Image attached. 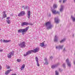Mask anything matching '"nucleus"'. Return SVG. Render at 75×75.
<instances>
[{
  "mask_svg": "<svg viewBox=\"0 0 75 75\" xmlns=\"http://www.w3.org/2000/svg\"><path fill=\"white\" fill-rule=\"evenodd\" d=\"M59 2L60 3H61V1H59Z\"/></svg>",
  "mask_w": 75,
  "mask_h": 75,
  "instance_id": "4c0bfd02",
  "label": "nucleus"
},
{
  "mask_svg": "<svg viewBox=\"0 0 75 75\" xmlns=\"http://www.w3.org/2000/svg\"><path fill=\"white\" fill-rule=\"evenodd\" d=\"M64 47V45H63L62 46H59V48H60V49H61L62 48V47Z\"/></svg>",
  "mask_w": 75,
  "mask_h": 75,
  "instance_id": "a878e982",
  "label": "nucleus"
},
{
  "mask_svg": "<svg viewBox=\"0 0 75 75\" xmlns=\"http://www.w3.org/2000/svg\"><path fill=\"white\" fill-rule=\"evenodd\" d=\"M44 60L46 62L45 63V65H48V62H47V59L46 58H45L44 59Z\"/></svg>",
  "mask_w": 75,
  "mask_h": 75,
  "instance_id": "4468645a",
  "label": "nucleus"
},
{
  "mask_svg": "<svg viewBox=\"0 0 75 75\" xmlns=\"http://www.w3.org/2000/svg\"><path fill=\"white\" fill-rule=\"evenodd\" d=\"M65 50V48H64V51Z\"/></svg>",
  "mask_w": 75,
  "mask_h": 75,
  "instance_id": "a18cd8bd",
  "label": "nucleus"
},
{
  "mask_svg": "<svg viewBox=\"0 0 75 75\" xmlns=\"http://www.w3.org/2000/svg\"><path fill=\"white\" fill-rule=\"evenodd\" d=\"M1 65H0V71L1 69Z\"/></svg>",
  "mask_w": 75,
  "mask_h": 75,
  "instance_id": "7c9ffc66",
  "label": "nucleus"
},
{
  "mask_svg": "<svg viewBox=\"0 0 75 75\" xmlns=\"http://www.w3.org/2000/svg\"><path fill=\"white\" fill-rule=\"evenodd\" d=\"M58 75V72L57 71H56V75Z\"/></svg>",
  "mask_w": 75,
  "mask_h": 75,
  "instance_id": "bb28decb",
  "label": "nucleus"
},
{
  "mask_svg": "<svg viewBox=\"0 0 75 75\" xmlns=\"http://www.w3.org/2000/svg\"><path fill=\"white\" fill-rule=\"evenodd\" d=\"M25 14V12H24V11H22L18 14V16H19V17H21V16H24V15Z\"/></svg>",
  "mask_w": 75,
  "mask_h": 75,
  "instance_id": "423d86ee",
  "label": "nucleus"
},
{
  "mask_svg": "<svg viewBox=\"0 0 75 75\" xmlns=\"http://www.w3.org/2000/svg\"><path fill=\"white\" fill-rule=\"evenodd\" d=\"M40 46H41V47H44V43L43 42L42 43H41L40 44Z\"/></svg>",
  "mask_w": 75,
  "mask_h": 75,
  "instance_id": "f3484780",
  "label": "nucleus"
},
{
  "mask_svg": "<svg viewBox=\"0 0 75 75\" xmlns=\"http://www.w3.org/2000/svg\"><path fill=\"white\" fill-rule=\"evenodd\" d=\"M22 8H23V7H24V6H22Z\"/></svg>",
  "mask_w": 75,
  "mask_h": 75,
  "instance_id": "a19ab883",
  "label": "nucleus"
},
{
  "mask_svg": "<svg viewBox=\"0 0 75 75\" xmlns=\"http://www.w3.org/2000/svg\"><path fill=\"white\" fill-rule=\"evenodd\" d=\"M52 13H53V14H57L59 13L58 12H57L56 10H52Z\"/></svg>",
  "mask_w": 75,
  "mask_h": 75,
  "instance_id": "6e6552de",
  "label": "nucleus"
},
{
  "mask_svg": "<svg viewBox=\"0 0 75 75\" xmlns=\"http://www.w3.org/2000/svg\"><path fill=\"white\" fill-rule=\"evenodd\" d=\"M57 48H58V47L57 46V47H56V49H57Z\"/></svg>",
  "mask_w": 75,
  "mask_h": 75,
  "instance_id": "58836bf2",
  "label": "nucleus"
},
{
  "mask_svg": "<svg viewBox=\"0 0 75 75\" xmlns=\"http://www.w3.org/2000/svg\"><path fill=\"white\" fill-rule=\"evenodd\" d=\"M6 17H7V15L6 14H4L3 15V18H6Z\"/></svg>",
  "mask_w": 75,
  "mask_h": 75,
  "instance_id": "6ab92c4d",
  "label": "nucleus"
},
{
  "mask_svg": "<svg viewBox=\"0 0 75 75\" xmlns=\"http://www.w3.org/2000/svg\"><path fill=\"white\" fill-rule=\"evenodd\" d=\"M57 36L56 35L55 36V38H54V41L55 42H57L58 41V39H57Z\"/></svg>",
  "mask_w": 75,
  "mask_h": 75,
  "instance_id": "dca6fc26",
  "label": "nucleus"
},
{
  "mask_svg": "<svg viewBox=\"0 0 75 75\" xmlns=\"http://www.w3.org/2000/svg\"><path fill=\"white\" fill-rule=\"evenodd\" d=\"M7 69H10V66H8L7 67Z\"/></svg>",
  "mask_w": 75,
  "mask_h": 75,
  "instance_id": "473e14b6",
  "label": "nucleus"
},
{
  "mask_svg": "<svg viewBox=\"0 0 75 75\" xmlns=\"http://www.w3.org/2000/svg\"><path fill=\"white\" fill-rule=\"evenodd\" d=\"M69 60H68V59H67L66 60V62H67V65L69 66V67H71V64H70V62H69Z\"/></svg>",
  "mask_w": 75,
  "mask_h": 75,
  "instance_id": "9d476101",
  "label": "nucleus"
},
{
  "mask_svg": "<svg viewBox=\"0 0 75 75\" xmlns=\"http://www.w3.org/2000/svg\"><path fill=\"white\" fill-rule=\"evenodd\" d=\"M74 1H75V0H74Z\"/></svg>",
  "mask_w": 75,
  "mask_h": 75,
  "instance_id": "49530a36",
  "label": "nucleus"
},
{
  "mask_svg": "<svg viewBox=\"0 0 75 75\" xmlns=\"http://www.w3.org/2000/svg\"><path fill=\"white\" fill-rule=\"evenodd\" d=\"M27 8V6H24V8H25V9H26Z\"/></svg>",
  "mask_w": 75,
  "mask_h": 75,
  "instance_id": "c756f323",
  "label": "nucleus"
},
{
  "mask_svg": "<svg viewBox=\"0 0 75 75\" xmlns=\"http://www.w3.org/2000/svg\"><path fill=\"white\" fill-rule=\"evenodd\" d=\"M22 34H23V35H24V34L23 33Z\"/></svg>",
  "mask_w": 75,
  "mask_h": 75,
  "instance_id": "37998d69",
  "label": "nucleus"
},
{
  "mask_svg": "<svg viewBox=\"0 0 75 75\" xmlns=\"http://www.w3.org/2000/svg\"><path fill=\"white\" fill-rule=\"evenodd\" d=\"M30 25H33V23H30Z\"/></svg>",
  "mask_w": 75,
  "mask_h": 75,
  "instance_id": "c9c22d12",
  "label": "nucleus"
},
{
  "mask_svg": "<svg viewBox=\"0 0 75 75\" xmlns=\"http://www.w3.org/2000/svg\"><path fill=\"white\" fill-rule=\"evenodd\" d=\"M28 28H29V27H27L23 29H21L19 30H18V33H25L28 30Z\"/></svg>",
  "mask_w": 75,
  "mask_h": 75,
  "instance_id": "f03ea898",
  "label": "nucleus"
},
{
  "mask_svg": "<svg viewBox=\"0 0 75 75\" xmlns=\"http://www.w3.org/2000/svg\"><path fill=\"white\" fill-rule=\"evenodd\" d=\"M61 8L60 9V11H62V10H63V6H62V5L61 6Z\"/></svg>",
  "mask_w": 75,
  "mask_h": 75,
  "instance_id": "aec40b11",
  "label": "nucleus"
},
{
  "mask_svg": "<svg viewBox=\"0 0 75 75\" xmlns=\"http://www.w3.org/2000/svg\"><path fill=\"white\" fill-rule=\"evenodd\" d=\"M35 59L36 62H37V65H38V57H35Z\"/></svg>",
  "mask_w": 75,
  "mask_h": 75,
  "instance_id": "a211bd4d",
  "label": "nucleus"
},
{
  "mask_svg": "<svg viewBox=\"0 0 75 75\" xmlns=\"http://www.w3.org/2000/svg\"><path fill=\"white\" fill-rule=\"evenodd\" d=\"M11 71V69L8 70H7V71H6L5 73V74H6V75H8V74H9V72H10Z\"/></svg>",
  "mask_w": 75,
  "mask_h": 75,
  "instance_id": "f8f14e48",
  "label": "nucleus"
},
{
  "mask_svg": "<svg viewBox=\"0 0 75 75\" xmlns=\"http://www.w3.org/2000/svg\"><path fill=\"white\" fill-rule=\"evenodd\" d=\"M10 18V17H8L7 18V20L6 21L8 24H10V20H9V19Z\"/></svg>",
  "mask_w": 75,
  "mask_h": 75,
  "instance_id": "0eeeda50",
  "label": "nucleus"
},
{
  "mask_svg": "<svg viewBox=\"0 0 75 75\" xmlns=\"http://www.w3.org/2000/svg\"><path fill=\"white\" fill-rule=\"evenodd\" d=\"M65 64H63V66L64 67H65Z\"/></svg>",
  "mask_w": 75,
  "mask_h": 75,
  "instance_id": "f704fd0d",
  "label": "nucleus"
},
{
  "mask_svg": "<svg viewBox=\"0 0 75 75\" xmlns=\"http://www.w3.org/2000/svg\"><path fill=\"white\" fill-rule=\"evenodd\" d=\"M54 20L55 23H59V20H58V19L56 18H55Z\"/></svg>",
  "mask_w": 75,
  "mask_h": 75,
  "instance_id": "ddd939ff",
  "label": "nucleus"
},
{
  "mask_svg": "<svg viewBox=\"0 0 75 75\" xmlns=\"http://www.w3.org/2000/svg\"><path fill=\"white\" fill-rule=\"evenodd\" d=\"M0 41H2V39H1Z\"/></svg>",
  "mask_w": 75,
  "mask_h": 75,
  "instance_id": "79ce46f5",
  "label": "nucleus"
},
{
  "mask_svg": "<svg viewBox=\"0 0 75 75\" xmlns=\"http://www.w3.org/2000/svg\"><path fill=\"white\" fill-rule=\"evenodd\" d=\"M0 30H1V29H0Z\"/></svg>",
  "mask_w": 75,
  "mask_h": 75,
  "instance_id": "de8ad7c7",
  "label": "nucleus"
},
{
  "mask_svg": "<svg viewBox=\"0 0 75 75\" xmlns=\"http://www.w3.org/2000/svg\"><path fill=\"white\" fill-rule=\"evenodd\" d=\"M21 25H22V26H24V25H25L24 22H23L21 23Z\"/></svg>",
  "mask_w": 75,
  "mask_h": 75,
  "instance_id": "5701e85b",
  "label": "nucleus"
},
{
  "mask_svg": "<svg viewBox=\"0 0 75 75\" xmlns=\"http://www.w3.org/2000/svg\"><path fill=\"white\" fill-rule=\"evenodd\" d=\"M11 40H3V42L4 43H7V42H10Z\"/></svg>",
  "mask_w": 75,
  "mask_h": 75,
  "instance_id": "9b49d317",
  "label": "nucleus"
},
{
  "mask_svg": "<svg viewBox=\"0 0 75 75\" xmlns=\"http://www.w3.org/2000/svg\"><path fill=\"white\" fill-rule=\"evenodd\" d=\"M18 45H19V47H21V48H24L26 46L25 45V42H22L20 44H18Z\"/></svg>",
  "mask_w": 75,
  "mask_h": 75,
  "instance_id": "7ed1b4c3",
  "label": "nucleus"
},
{
  "mask_svg": "<svg viewBox=\"0 0 75 75\" xmlns=\"http://www.w3.org/2000/svg\"><path fill=\"white\" fill-rule=\"evenodd\" d=\"M65 39H64L63 40H62L60 41V43H61V42H63L64 41H65Z\"/></svg>",
  "mask_w": 75,
  "mask_h": 75,
  "instance_id": "b1692460",
  "label": "nucleus"
},
{
  "mask_svg": "<svg viewBox=\"0 0 75 75\" xmlns=\"http://www.w3.org/2000/svg\"><path fill=\"white\" fill-rule=\"evenodd\" d=\"M3 13H4V14H6V11H4L3 12Z\"/></svg>",
  "mask_w": 75,
  "mask_h": 75,
  "instance_id": "2f4dec72",
  "label": "nucleus"
},
{
  "mask_svg": "<svg viewBox=\"0 0 75 75\" xmlns=\"http://www.w3.org/2000/svg\"><path fill=\"white\" fill-rule=\"evenodd\" d=\"M49 25V26L47 28V29H50L51 28L52 25H51V22H48L46 23V26H48Z\"/></svg>",
  "mask_w": 75,
  "mask_h": 75,
  "instance_id": "39448f33",
  "label": "nucleus"
},
{
  "mask_svg": "<svg viewBox=\"0 0 75 75\" xmlns=\"http://www.w3.org/2000/svg\"><path fill=\"white\" fill-rule=\"evenodd\" d=\"M38 67H40V64H38Z\"/></svg>",
  "mask_w": 75,
  "mask_h": 75,
  "instance_id": "e433bc0d",
  "label": "nucleus"
},
{
  "mask_svg": "<svg viewBox=\"0 0 75 75\" xmlns=\"http://www.w3.org/2000/svg\"><path fill=\"white\" fill-rule=\"evenodd\" d=\"M27 17H28V18H30V11H29L28 12V13H27Z\"/></svg>",
  "mask_w": 75,
  "mask_h": 75,
  "instance_id": "1a4fd4ad",
  "label": "nucleus"
},
{
  "mask_svg": "<svg viewBox=\"0 0 75 75\" xmlns=\"http://www.w3.org/2000/svg\"><path fill=\"white\" fill-rule=\"evenodd\" d=\"M14 52L13 51H12L9 53L7 55V57H8V58H11V57L12 56L14 55Z\"/></svg>",
  "mask_w": 75,
  "mask_h": 75,
  "instance_id": "20e7f679",
  "label": "nucleus"
},
{
  "mask_svg": "<svg viewBox=\"0 0 75 75\" xmlns=\"http://www.w3.org/2000/svg\"><path fill=\"white\" fill-rule=\"evenodd\" d=\"M53 58L52 57V56L50 57V58Z\"/></svg>",
  "mask_w": 75,
  "mask_h": 75,
  "instance_id": "ea45409f",
  "label": "nucleus"
},
{
  "mask_svg": "<svg viewBox=\"0 0 75 75\" xmlns=\"http://www.w3.org/2000/svg\"><path fill=\"white\" fill-rule=\"evenodd\" d=\"M25 67V64H23L22 65V66L21 68V70H23V69H24Z\"/></svg>",
  "mask_w": 75,
  "mask_h": 75,
  "instance_id": "2eb2a0df",
  "label": "nucleus"
},
{
  "mask_svg": "<svg viewBox=\"0 0 75 75\" xmlns=\"http://www.w3.org/2000/svg\"><path fill=\"white\" fill-rule=\"evenodd\" d=\"M74 64H75V62H74Z\"/></svg>",
  "mask_w": 75,
  "mask_h": 75,
  "instance_id": "c03bdc74",
  "label": "nucleus"
},
{
  "mask_svg": "<svg viewBox=\"0 0 75 75\" xmlns=\"http://www.w3.org/2000/svg\"><path fill=\"white\" fill-rule=\"evenodd\" d=\"M73 21H75V18H72Z\"/></svg>",
  "mask_w": 75,
  "mask_h": 75,
  "instance_id": "cd10ccee",
  "label": "nucleus"
},
{
  "mask_svg": "<svg viewBox=\"0 0 75 75\" xmlns=\"http://www.w3.org/2000/svg\"><path fill=\"white\" fill-rule=\"evenodd\" d=\"M55 67V66H52V68H54Z\"/></svg>",
  "mask_w": 75,
  "mask_h": 75,
  "instance_id": "c85d7f7f",
  "label": "nucleus"
},
{
  "mask_svg": "<svg viewBox=\"0 0 75 75\" xmlns=\"http://www.w3.org/2000/svg\"><path fill=\"white\" fill-rule=\"evenodd\" d=\"M17 62H20L21 61V59H18L17 60Z\"/></svg>",
  "mask_w": 75,
  "mask_h": 75,
  "instance_id": "393cba45",
  "label": "nucleus"
},
{
  "mask_svg": "<svg viewBox=\"0 0 75 75\" xmlns=\"http://www.w3.org/2000/svg\"><path fill=\"white\" fill-rule=\"evenodd\" d=\"M53 7L54 8H57V6L55 4H54L53 5Z\"/></svg>",
  "mask_w": 75,
  "mask_h": 75,
  "instance_id": "4be33fe9",
  "label": "nucleus"
},
{
  "mask_svg": "<svg viewBox=\"0 0 75 75\" xmlns=\"http://www.w3.org/2000/svg\"><path fill=\"white\" fill-rule=\"evenodd\" d=\"M37 50H38V48H36L35 49H34L33 50H29L26 52V54H24V56L25 57H26V56H27V55H28L31 54V53H33V52L35 53L37 52Z\"/></svg>",
  "mask_w": 75,
  "mask_h": 75,
  "instance_id": "f257e3e1",
  "label": "nucleus"
},
{
  "mask_svg": "<svg viewBox=\"0 0 75 75\" xmlns=\"http://www.w3.org/2000/svg\"><path fill=\"white\" fill-rule=\"evenodd\" d=\"M24 23H25V25H29V24H28V23L27 22H24Z\"/></svg>",
  "mask_w": 75,
  "mask_h": 75,
  "instance_id": "412c9836",
  "label": "nucleus"
},
{
  "mask_svg": "<svg viewBox=\"0 0 75 75\" xmlns=\"http://www.w3.org/2000/svg\"><path fill=\"white\" fill-rule=\"evenodd\" d=\"M66 1V0H64L63 1V3H65Z\"/></svg>",
  "mask_w": 75,
  "mask_h": 75,
  "instance_id": "72a5a7b5",
  "label": "nucleus"
}]
</instances>
